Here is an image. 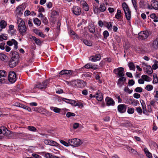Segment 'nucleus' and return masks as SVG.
Listing matches in <instances>:
<instances>
[{
	"mask_svg": "<svg viewBox=\"0 0 158 158\" xmlns=\"http://www.w3.org/2000/svg\"><path fill=\"white\" fill-rule=\"evenodd\" d=\"M123 8L124 10L126 18L128 21L130 20L131 14V11L130 10L127 5L124 2L122 4Z\"/></svg>",
	"mask_w": 158,
	"mask_h": 158,
	"instance_id": "nucleus-1",
	"label": "nucleus"
},
{
	"mask_svg": "<svg viewBox=\"0 0 158 158\" xmlns=\"http://www.w3.org/2000/svg\"><path fill=\"white\" fill-rule=\"evenodd\" d=\"M68 142L71 146L75 147L80 146L83 143L79 139L77 138L70 139L68 140Z\"/></svg>",
	"mask_w": 158,
	"mask_h": 158,
	"instance_id": "nucleus-2",
	"label": "nucleus"
},
{
	"mask_svg": "<svg viewBox=\"0 0 158 158\" xmlns=\"http://www.w3.org/2000/svg\"><path fill=\"white\" fill-rule=\"evenodd\" d=\"M8 80L11 83H14L16 80V75L14 71H10L9 72Z\"/></svg>",
	"mask_w": 158,
	"mask_h": 158,
	"instance_id": "nucleus-3",
	"label": "nucleus"
},
{
	"mask_svg": "<svg viewBox=\"0 0 158 158\" xmlns=\"http://www.w3.org/2000/svg\"><path fill=\"white\" fill-rule=\"evenodd\" d=\"M48 83V80H46L45 81H43L42 83H38L35 84L34 88L41 89L46 88Z\"/></svg>",
	"mask_w": 158,
	"mask_h": 158,
	"instance_id": "nucleus-4",
	"label": "nucleus"
},
{
	"mask_svg": "<svg viewBox=\"0 0 158 158\" xmlns=\"http://www.w3.org/2000/svg\"><path fill=\"white\" fill-rule=\"evenodd\" d=\"M123 71L124 68L123 67H119L115 69L114 70L113 72L116 74L118 75L119 77H123L124 76Z\"/></svg>",
	"mask_w": 158,
	"mask_h": 158,
	"instance_id": "nucleus-5",
	"label": "nucleus"
},
{
	"mask_svg": "<svg viewBox=\"0 0 158 158\" xmlns=\"http://www.w3.org/2000/svg\"><path fill=\"white\" fill-rule=\"evenodd\" d=\"M18 29L20 34L24 35L27 32V28L25 24H24L18 27Z\"/></svg>",
	"mask_w": 158,
	"mask_h": 158,
	"instance_id": "nucleus-6",
	"label": "nucleus"
},
{
	"mask_svg": "<svg viewBox=\"0 0 158 158\" xmlns=\"http://www.w3.org/2000/svg\"><path fill=\"white\" fill-rule=\"evenodd\" d=\"M6 76V73L5 70H0V83L5 82V78Z\"/></svg>",
	"mask_w": 158,
	"mask_h": 158,
	"instance_id": "nucleus-7",
	"label": "nucleus"
},
{
	"mask_svg": "<svg viewBox=\"0 0 158 158\" xmlns=\"http://www.w3.org/2000/svg\"><path fill=\"white\" fill-rule=\"evenodd\" d=\"M148 36V32L146 31H141L138 34V38L142 40L147 39Z\"/></svg>",
	"mask_w": 158,
	"mask_h": 158,
	"instance_id": "nucleus-8",
	"label": "nucleus"
},
{
	"mask_svg": "<svg viewBox=\"0 0 158 158\" xmlns=\"http://www.w3.org/2000/svg\"><path fill=\"white\" fill-rule=\"evenodd\" d=\"M127 106L125 104H120L118 106V111L121 113H124L126 111Z\"/></svg>",
	"mask_w": 158,
	"mask_h": 158,
	"instance_id": "nucleus-9",
	"label": "nucleus"
},
{
	"mask_svg": "<svg viewBox=\"0 0 158 158\" xmlns=\"http://www.w3.org/2000/svg\"><path fill=\"white\" fill-rule=\"evenodd\" d=\"M13 44L15 45L14 48L16 49L18 48V43L14 39H12L11 40H9L7 42V44L9 46H11Z\"/></svg>",
	"mask_w": 158,
	"mask_h": 158,
	"instance_id": "nucleus-10",
	"label": "nucleus"
},
{
	"mask_svg": "<svg viewBox=\"0 0 158 158\" xmlns=\"http://www.w3.org/2000/svg\"><path fill=\"white\" fill-rule=\"evenodd\" d=\"M106 104L108 106H113L115 104L114 102L111 98L107 97L106 98Z\"/></svg>",
	"mask_w": 158,
	"mask_h": 158,
	"instance_id": "nucleus-11",
	"label": "nucleus"
},
{
	"mask_svg": "<svg viewBox=\"0 0 158 158\" xmlns=\"http://www.w3.org/2000/svg\"><path fill=\"white\" fill-rule=\"evenodd\" d=\"M18 133H13V132L9 130L7 131L6 135H4L9 139L14 138L15 137V136L17 134L18 135Z\"/></svg>",
	"mask_w": 158,
	"mask_h": 158,
	"instance_id": "nucleus-12",
	"label": "nucleus"
},
{
	"mask_svg": "<svg viewBox=\"0 0 158 158\" xmlns=\"http://www.w3.org/2000/svg\"><path fill=\"white\" fill-rule=\"evenodd\" d=\"M151 47L154 50L158 49V38L154 40L152 43Z\"/></svg>",
	"mask_w": 158,
	"mask_h": 158,
	"instance_id": "nucleus-13",
	"label": "nucleus"
},
{
	"mask_svg": "<svg viewBox=\"0 0 158 158\" xmlns=\"http://www.w3.org/2000/svg\"><path fill=\"white\" fill-rule=\"evenodd\" d=\"M10 54L12 55V56L11 59H13V60H16L19 61V53L16 52H13L11 51L10 52Z\"/></svg>",
	"mask_w": 158,
	"mask_h": 158,
	"instance_id": "nucleus-14",
	"label": "nucleus"
},
{
	"mask_svg": "<svg viewBox=\"0 0 158 158\" xmlns=\"http://www.w3.org/2000/svg\"><path fill=\"white\" fill-rule=\"evenodd\" d=\"M73 13L77 15H79L81 13L80 8L78 6L73 7Z\"/></svg>",
	"mask_w": 158,
	"mask_h": 158,
	"instance_id": "nucleus-15",
	"label": "nucleus"
},
{
	"mask_svg": "<svg viewBox=\"0 0 158 158\" xmlns=\"http://www.w3.org/2000/svg\"><path fill=\"white\" fill-rule=\"evenodd\" d=\"M18 63V60L11 59L9 62V66L11 68H14L17 64Z\"/></svg>",
	"mask_w": 158,
	"mask_h": 158,
	"instance_id": "nucleus-16",
	"label": "nucleus"
},
{
	"mask_svg": "<svg viewBox=\"0 0 158 158\" xmlns=\"http://www.w3.org/2000/svg\"><path fill=\"white\" fill-rule=\"evenodd\" d=\"M151 9H153L156 10H158V2L152 0L151 2Z\"/></svg>",
	"mask_w": 158,
	"mask_h": 158,
	"instance_id": "nucleus-17",
	"label": "nucleus"
},
{
	"mask_svg": "<svg viewBox=\"0 0 158 158\" xmlns=\"http://www.w3.org/2000/svg\"><path fill=\"white\" fill-rule=\"evenodd\" d=\"M96 98L99 101H101L103 99V94L99 90L96 93Z\"/></svg>",
	"mask_w": 158,
	"mask_h": 158,
	"instance_id": "nucleus-18",
	"label": "nucleus"
},
{
	"mask_svg": "<svg viewBox=\"0 0 158 158\" xmlns=\"http://www.w3.org/2000/svg\"><path fill=\"white\" fill-rule=\"evenodd\" d=\"M100 57L101 56L100 55L97 54L90 56L89 59L92 61H96L100 60Z\"/></svg>",
	"mask_w": 158,
	"mask_h": 158,
	"instance_id": "nucleus-19",
	"label": "nucleus"
},
{
	"mask_svg": "<svg viewBox=\"0 0 158 158\" xmlns=\"http://www.w3.org/2000/svg\"><path fill=\"white\" fill-rule=\"evenodd\" d=\"M84 67L87 69H96L97 68V66L96 65H93L92 64L90 63H88L86 64L84 66Z\"/></svg>",
	"mask_w": 158,
	"mask_h": 158,
	"instance_id": "nucleus-20",
	"label": "nucleus"
},
{
	"mask_svg": "<svg viewBox=\"0 0 158 158\" xmlns=\"http://www.w3.org/2000/svg\"><path fill=\"white\" fill-rule=\"evenodd\" d=\"M18 135L22 137H24L26 139L29 140L31 139L30 135L29 134L19 133H18Z\"/></svg>",
	"mask_w": 158,
	"mask_h": 158,
	"instance_id": "nucleus-21",
	"label": "nucleus"
},
{
	"mask_svg": "<svg viewBox=\"0 0 158 158\" xmlns=\"http://www.w3.org/2000/svg\"><path fill=\"white\" fill-rule=\"evenodd\" d=\"M142 64L143 65H144L147 66V67L146 68V72L148 74H151L152 73L153 71L151 66H147L144 63H142Z\"/></svg>",
	"mask_w": 158,
	"mask_h": 158,
	"instance_id": "nucleus-22",
	"label": "nucleus"
},
{
	"mask_svg": "<svg viewBox=\"0 0 158 158\" xmlns=\"http://www.w3.org/2000/svg\"><path fill=\"white\" fill-rule=\"evenodd\" d=\"M33 31L35 33L40 37L42 38H44L45 37V35L42 32L40 31L37 29H34Z\"/></svg>",
	"mask_w": 158,
	"mask_h": 158,
	"instance_id": "nucleus-23",
	"label": "nucleus"
},
{
	"mask_svg": "<svg viewBox=\"0 0 158 158\" xmlns=\"http://www.w3.org/2000/svg\"><path fill=\"white\" fill-rule=\"evenodd\" d=\"M89 31L91 33H94L95 31V29L94 25L92 24H90L89 27Z\"/></svg>",
	"mask_w": 158,
	"mask_h": 158,
	"instance_id": "nucleus-24",
	"label": "nucleus"
},
{
	"mask_svg": "<svg viewBox=\"0 0 158 158\" xmlns=\"http://www.w3.org/2000/svg\"><path fill=\"white\" fill-rule=\"evenodd\" d=\"M128 65L130 70H135V68L134 64L132 62H130L128 63Z\"/></svg>",
	"mask_w": 158,
	"mask_h": 158,
	"instance_id": "nucleus-25",
	"label": "nucleus"
},
{
	"mask_svg": "<svg viewBox=\"0 0 158 158\" xmlns=\"http://www.w3.org/2000/svg\"><path fill=\"white\" fill-rule=\"evenodd\" d=\"M144 151L146 154V156L149 158H152V154L148 151L147 148L144 149Z\"/></svg>",
	"mask_w": 158,
	"mask_h": 158,
	"instance_id": "nucleus-26",
	"label": "nucleus"
},
{
	"mask_svg": "<svg viewBox=\"0 0 158 158\" xmlns=\"http://www.w3.org/2000/svg\"><path fill=\"white\" fill-rule=\"evenodd\" d=\"M17 24H18V27L25 24L24 22L21 18H18L17 20Z\"/></svg>",
	"mask_w": 158,
	"mask_h": 158,
	"instance_id": "nucleus-27",
	"label": "nucleus"
},
{
	"mask_svg": "<svg viewBox=\"0 0 158 158\" xmlns=\"http://www.w3.org/2000/svg\"><path fill=\"white\" fill-rule=\"evenodd\" d=\"M7 25L6 22L4 20H2L0 22V26L1 28H4Z\"/></svg>",
	"mask_w": 158,
	"mask_h": 158,
	"instance_id": "nucleus-28",
	"label": "nucleus"
},
{
	"mask_svg": "<svg viewBox=\"0 0 158 158\" xmlns=\"http://www.w3.org/2000/svg\"><path fill=\"white\" fill-rule=\"evenodd\" d=\"M32 39L34 40L35 41V43L38 45H40L41 44V42L40 40L39 39L36 38L35 37L33 36L32 37Z\"/></svg>",
	"mask_w": 158,
	"mask_h": 158,
	"instance_id": "nucleus-29",
	"label": "nucleus"
},
{
	"mask_svg": "<svg viewBox=\"0 0 158 158\" xmlns=\"http://www.w3.org/2000/svg\"><path fill=\"white\" fill-rule=\"evenodd\" d=\"M150 17L153 19V21L155 22H158L157 17H156L155 14L153 13L150 15Z\"/></svg>",
	"mask_w": 158,
	"mask_h": 158,
	"instance_id": "nucleus-30",
	"label": "nucleus"
},
{
	"mask_svg": "<svg viewBox=\"0 0 158 158\" xmlns=\"http://www.w3.org/2000/svg\"><path fill=\"white\" fill-rule=\"evenodd\" d=\"M64 99L66 100L69 101V102H66L70 103L72 105H73L74 106V105L75 104V103H76V101L73 100L67 99L64 98H63V101H64Z\"/></svg>",
	"mask_w": 158,
	"mask_h": 158,
	"instance_id": "nucleus-31",
	"label": "nucleus"
},
{
	"mask_svg": "<svg viewBox=\"0 0 158 158\" xmlns=\"http://www.w3.org/2000/svg\"><path fill=\"white\" fill-rule=\"evenodd\" d=\"M27 128L30 131L35 132L37 131V129L34 126H28Z\"/></svg>",
	"mask_w": 158,
	"mask_h": 158,
	"instance_id": "nucleus-32",
	"label": "nucleus"
},
{
	"mask_svg": "<svg viewBox=\"0 0 158 158\" xmlns=\"http://www.w3.org/2000/svg\"><path fill=\"white\" fill-rule=\"evenodd\" d=\"M45 156L47 158H59V157L52 155L50 153H47L45 154Z\"/></svg>",
	"mask_w": 158,
	"mask_h": 158,
	"instance_id": "nucleus-33",
	"label": "nucleus"
},
{
	"mask_svg": "<svg viewBox=\"0 0 158 158\" xmlns=\"http://www.w3.org/2000/svg\"><path fill=\"white\" fill-rule=\"evenodd\" d=\"M106 8L104 4H102L100 6L99 10L102 12H104L105 11Z\"/></svg>",
	"mask_w": 158,
	"mask_h": 158,
	"instance_id": "nucleus-34",
	"label": "nucleus"
},
{
	"mask_svg": "<svg viewBox=\"0 0 158 158\" xmlns=\"http://www.w3.org/2000/svg\"><path fill=\"white\" fill-rule=\"evenodd\" d=\"M34 23L37 25L38 26H40L41 23L40 21L37 18H35L34 20Z\"/></svg>",
	"mask_w": 158,
	"mask_h": 158,
	"instance_id": "nucleus-35",
	"label": "nucleus"
},
{
	"mask_svg": "<svg viewBox=\"0 0 158 158\" xmlns=\"http://www.w3.org/2000/svg\"><path fill=\"white\" fill-rule=\"evenodd\" d=\"M127 149L130 152H131L134 154H137V152L136 150H135V149H134L132 148H131L130 147L128 148Z\"/></svg>",
	"mask_w": 158,
	"mask_h": 158,
	"instance_id": "nucleus-36",
	"label": "nucleus"
},
{
	"mask_svg": "<svg viewBox=\"0 0 158 158\" xmlns=\"http://www.w3.org/2000/svg\"><path fill=\"white\" fill-rule=\"evenodd\" d=\"M124 91L127 93L130 94L133 91L132 89H130L127 87H125L124 89Z\"/></svg>",
	"mask_w": 158,
	"mask_h": 158,
	"instance_id": "nucleus-37",
	"label": "nucleus"
},
{
	"mask_svg": "<svg viewBox=\"0 0 158 158\" xmlns=\"http://www.w3.org/2000/svg\"><path fill=\"white\" fill-rule=\"evenodd\" d=\"M1 129H2V131L3 132L2 134L4 135H6L7 131H9V130L4 126H2Z\"/></svg>",
	"mask_w": 158,
	"mask_h": 158,
	"instance_id": "nucleus-38",
	"label": "nucleus"
},
{
	"mask_svg": "<svg viewBox=\"0 0 158 158\" xmlns=\"http://www.w3.org/2000/svg\"><path fill=\"white\" fill-rule=\"evenodd\" d=\"M23 11H22L21 9H19L18 8H17L16 10V14L19 16H20L21 15H22L23 14Z\"/></svg>",
	"mask_w": 158,
	"mask_h": 158,
	"instance_id": "nucleus-39",
	"label": "nucleus"
},
{
	"mask_svg": "<svg viewBox=\"0 0 158 158\" xmlns=\"http://www.w3.org/2000/svg\"><path fill=\"white\" fill-rule=\"evenodd\" d=\"M145 2L143 0H141L140 1L139 4L141 8H145V7L146 6Z\"/></svg>",
	"mask_w": 158,
	"mask_h": 158,
	"instance_id": "nucleus-40",
	"label": "nucleus"
},
{
	"mask_svg": "<svg viewBox=\"0 0 158 158\" xmlns=\"http://www.w3.org/2000/svg\"><path fill=\"white\" fill-rule=\"evenodd\" d=\"M152 68L154 70H156L158 68V62L155 60L154 64L152 66Z\"/></svg>",
	"mask_w": 158,
	"mask_h": 158,
	"instance_id": "nucleus-41",
	"label": "nucleus"
},
{
	"mask_svg": "<svg viewBox=\"0 0 158 158\" xmlns=\"http://www.w3.org/2000/svg\"><path fill=\"white\" fill-rule=\"evenodd\" d=\"M49 145L52 146H57L58 145V144L54 141L50 140L49 141Z\"/></svg>",
	"mask_w": 158,
	"mask_h": 158,
	"instance_id": "nucleus-42",
	"label": "nucleus"
},
{
	"mask_svg": "<svg viewBox=\"0 0 158 158\" xmlns=\"http://www.w3.org/2000/svg\"><path fill=\"white\" fill-rule=\"evenodd\" d=\"M134 110L135 109L134 108L128 107L127 112L129 114H131L134 112Z\"/></svg>",
	"mask_w": 158,
	"mask_h": 158,
	"instance_id": "nucleus-43",
	"label": "nucleus"
},
{
	"mask_svg": "<svg viewBox=\"0 0 158 158\" xmlns=\"http://www.w3.org/2000/svg\"><path fill=\"white\" fill-rule=\"evenodd\" d=\"M153 87L151 85H148L145 88V89L148 91H151L153 89Z\"/></svg>",
	"mask_w": 158,
	"mask_h": 158,
	"instance_id": "nucleus-44",
	"label": "nucleus"
},
{
	"mask_svg": "<svg viewBox=\"0 0 158 158\" xmlns=\"http://www.w3.org/2000/svg\"><path fill=\"white\" fill-rule=\"evenodd\" d=\"M142 78L146 81H149L150 77L148 76L143 75L142 76Z\"/></svg>",
	"mask_w": 158,
	"mask_h": 158,
	"instance_id": "nucleus-45",
	"label": "nucleus"
},
{
	"mask_svg": "<svg viewBox=\"0 0 158 158\" xmlns=\"http://www.w3.org/2000/svg\"><path fill=\"white\" fill-rule=\"evenodd\" d=\"M60 143L64 145V146L68 147L70 145L69 143L68 142V143H67V142L65 141L64 140H60Z\"/></svg>",
	"mask_w": 158,
	"mask_h": 158,
	"instance_id": "nucleus-46",
	"label": "nucleus"
},
{
	"mask_svg": "<svg viewBox=\"0 0 158 158\" xmlns=\"http://www.w3.org/2000/svg\"><path fill=\"white\" fill-rule=\"evenodd\" d=\"M65 71V75H71L74 74V72L73 71L66 70Z\"/></svg>",
	"mask_w": 158,
	"mask_h": 158,
	"instance_id": "nucleus-47",
	"label": "nucleus"
},
{
	"mask_svg": "<svg viewBox=\"0 0 158 158\" xmlns=\"http://www.w3.org/2000/svg\"><path fill=\"white\" fill-rule=\"evenodd\" d=\"M132 2L134 7L135 10L137 11L138 9L136 5V0H131Z\"/></svg>",
	"mask_w": 158,
	"mask_h": 158,
	"instance_id": "nucleus-48",
	"label": "nucleus"
},
{
	"mask_svg": "<svg viewBox=\"0 0 158 158\" xmlns=\"http://www.w3.org/2000/svg\"><path fill=\"white\" fill-rule=\"evenodd\" d=\"M75 114L74 113L70 112H68L66 114V116L68 118H69L71 116L74 117L75 116Z\"/></svg>",
	"mask_w": 158,
	"mask_h": 158,
	"instance_id": "nucleus-49",
	"label": "nucleus"
},
{
	"mask_svg": "<svg viewBox=\"0 0 158 158\" xmlns=\"http://www.w3.org/2000/svg\"><path fill=\"white\" fill-rule=\"evenodd\" d=\"M142 90L143 89L142 88L140 87H137L135 89V91L136 92L141 93L142 92Z\"/></svg>",
	"mask_w": 158,
	"mask_h": 158,
	"instance_id": "nucleus-50",
	"label": "nucleus"
},
{
	"mask_svg": "<svg viewBox=\"0 0 158 158\" xmlns=\"http://www.w3.org/2000/svg\"><path fill=\"white\" fill-rule=\"evenodd\" d=\"M6 56L3 54L0 53V58L2 60H6Z\"/></svg>",
	"mask_w": 158,
	"mask_h": 158,
	"instance_id": "nucleus-51",
	"label": "nucleus"
},
{
	"mask_svg": "<svg viewBox=\"0 0 158 158\" xmlns=\"http://www.w3.org/2000/svg\"><path fill=\"white\" fill-rule=\"evenodd\" d=\"M83 42L86 45H87L88 46H91V43L86 40H83Z\"/></svg>",
	"mask_w": 158,
	"mask_h": 158,
	"instance_id": "nucleus-52",
	"label": "nucleus"
},
{
	"mask_svg": "<svg viewBox=\"0 0 158 158\" xmlns=\"http://www.w3.org/2000/svg\"><path fill=\"white\" fill-rule=\"evenodd\" d=\"M103 35L104 36V37L106 39L107 37L109 36V33L108 31H104L103 32Z\"/></svg>",
	"mask_w": 158,
	"mask_h": 158,
	"instance_id": "nucleus-53",
	"label": "nucleus"
},
{
	"mask_svg": "<svg viewBox=\"0 0 158 158\" xmlns=\"http://www.w3.org/2000/svg\"><path fill=\"white\" fill-rule=\"evenodd\" d=\"M153 82L154 83H157L158 82V77H157L156 75H153Z\"/></svg>",
	"mask_w": 158,
	"mask_h": 158,
	"instance_id": "nucleus-54",
	"label": "nucleus"
},
{
	"mask_svg": "<svg viewBox=\"0 0 158 158\" xmlns=\"http://www.w3.org/2000/svg\"><path fill=\"white\" fill-rule=\"evenodd\" d=\"M131 103L135 106H136L139 103V101L137 100H133L132 101Z\"/></svg>",
	"mask_w": 158,
	"mask_h": 158,
	"instance_id": "nucleus-55",
	"label": "nucleus"
},
{
	"mask_svg": "<svg viewBox=\"0 0 158 158\" xmlns=\"http://www.w3.org/2000/svg\"><path fill=\"white\" fill-rule=\"evenodd\" d=\"M61 109L57 107L54 108L53 110L56 113H59L60 112Z\"/></svg>",
	"mask_w": 158,
	"mask_h": 158,
	"instance_id": "nucleus-56",
	"label": "nucleus"
},
{
	"mask_svg": "<svg viewBox=\"0 0 158 158\" xmlns=\"http://www.w3.org/2000/svg\"><path fill=\"white\" fill-rule=\"evenodd\" d=\"M117 85L120 88H121L123 85H124V83L118 80Z\"/></svg>",
	"mask_w": 158,
	"mask_h": 158,
	"instance_id": "nucleus-57",
	"label": "nucleus"
},
{
	"mask_svg": "<svg viewBox=\"0 0 158 158\" xmlns=\"http://www.w3.org/2000/svg\"><path fill=\"white\" fill-rule=\"evenodd\" d=\"M128 84L129 85H133L135 84V81L133 80H130L129 81Z\"/></svg>",
	"mask_w": 158,
	"mask_h": 158,
	"instance_id": "nucleus-58",
	"label": "nucleus"
},
{
	"mask_svg": "<svg viewBox=\"0 0 158 158\" xmlns=\"http://www.w3.org/2000/svg\"><path fill=\"white\" fill-rule=\"evenodd\" d=\"M136 110L138 113L141 114L142 113V110L140 107H138L136 108Z\"/></svg>",
	"mask_w": 158,
	"mask_h": 158,
	"instance_id": "nucleus-59",
	"label": "nucleus"
},
{
	"mask_svg": "<svg viewBox=\"0 0 158 158\" xmlns=\"http://www.w3.org/2000/svg\"><path fill=\"white\" fill-rule=\"evenodd\" d=\"M5 43L4 42H2L0 44V48L1 49L3 50L5 49L4 46Z\"/></svg>",
	"mask_w": 158,
	"mask_h": 158,
	"instance_id": "nucleus-60",
	"label": "nucleus"
},
{
	"mask_svg": "<svg viewBox=\"0 0 158 158\" xmlns=\"http://www.w3.org/2000/svg\"><path fill=\"white\" fill-rule=\"evenodd\" d=\"M121 77L118 80L119 81H122V82H123L124 81H125L126 80V78L123 77Z\"/></svg>",
	"mask_w": 158,
	"mask_h": 158,
	"instance_id": "nucleus-61",
	"label": "nucleus"
},
{
	"mask_svg": "<svg viewBox=\"0 0 158 158\" xmlns=\"http://www.w3.org/2000/svg\"><path fill=\"white\" fill-rule=\"evenodd\" d=\"M115 97L118 99V102L121 103L122 102V100L120 96L118 95H116L115 96Z\"/></svg>",
	"mask_w": 158,
	"mask_h": 158,
	"instance_id": "nucleus-62",
	"label": "nucleus"
},
{
	"mask_svg": "<svg viewBox=\"0 0 158 158\" xmlns=\"http://www.w3.org/2000/svg\"><path fill=\"white\" fill-rule=\"evenodd\" d=\"M133 96L135 98L138 99L140 98V95L138 93H135L133 94Z\"/></svg>",
	"mask_w": 158,
	"mask_h": 158,
	"instance_id": "nucleus-63",
	"label": "nucleus"
},
{
	"mask_svg": "<svg viewBox=\"0 0 158 158\" xmlns=\"http://www.w3.org/2000/svg\"><path fill=\"white\" fill-rule=\"evenodd\" d=\"M36 110H37V111L40 113H41L44 112V111L43 109L40 107H39V108L37 109Z\"/></svg>",
	"mask_w": 158,
	"mask_h": 158,
	"instance_id": "nucleus-64",
	"label": "nucleus"
}]
</instances>
